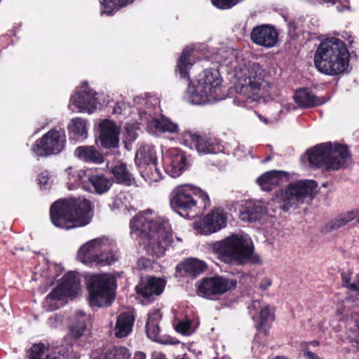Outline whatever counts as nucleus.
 I'll return each instance as SVG.
<instances>
[{
  "label": "nucleus",
  "mask_w": 359,
  "mask_h": 359,
  "mask_svg": "<svg viewBox=\"0 0 359 359\" xmlns=\"http://www.w3.org/2000/svg\"><path fill=\"white\" fill-rule=\"evenodd\" d=\"M229 58L222 62L229 67L234 72L236 81L234 88L238 94L233 99V103L239 107H246L248 101H258L269 92L271 88L264 80V71L257 63H249L236 57L232 50H222Z\"/></svg>",
  "instance_id": "1"
},
{
  "label": "nucleus",
  "mask_w": 359,
  "mask_h": 359,
  "mask_svg": "<svg viewBox=\"0 0 359 359\" xmlns=\"http://www.w3.org/2000/svg\"><path fill=\"white\" fill-rule=\"evenodd\" d=\"M130 229L131 235L142 241L147 253L154 258L163 256L168 247L173 243L168 220L157 217L151 209L135 215L130 222Z\"/></svg>",
  "instance_id": "2"
},
{
  "label": "nucleus",
  "mask_w": 359,
  "mask_h": 359,
  "mask_svg": "<svg viewBox=\"0 0 359 359\" xmlns=\"http://www.w3.org/2000/svg\"><path fill=\"white\" fill-rule=\"evenodd\" d=\"M193 48L187 47L182 53L177 65V72L180 79L189 81L184 94V100L192 104H206L222 100L221 93L222 79L217 69H206L199 74L196 81H190L189 70Z\"/></svg>",
  "instance_id": "3"
},
{
  "label": "nucleus",
  "mask_w": 359,
  "mask_h": 359,
  "mask_svg": "<svg viewBox=\"0 0 359 359\" xmlns=\"http://www.w3.org/2000/svg\"><path fill=\"white\" fill-rule=\"evenodd\" d=\"M92 215L91 203L86 198L60 199L50 208L53 225L65 230L87 225Z\"/></svg>",
  "instance_id": "4"
},
{
  "label": "nucleus",
  "mask_w": 359,
  "mask_h": 359,
  "mask_svg": "<svg viewBox=\"0 0 359 359\" xmlns=\"http://www.w3.org/2000/svg\"><path fill=\"white\" fill-rule=\"evenodd\" d=\"M212 248L219 258L227 264L234 262L244 265L262 262L259 255L255 253L253 242L248 234H233L214 243Z\"/></svg>",
  "instance_id": "5"
},
{
  "label": "nucleus",
  "mask_w": 359,
  "mask_h": 359,
  "mask_svg": "<svg viewBox=\"0 0 359 359\" xmlns=\"http://www.w3.org/2000/svg\"><path fill=\"white\" fill-rule=\"evenodd\" d=\"M349 57L344 42L332 37L323 41L318 46L314 55V65L320 72L334 76L348 69Z\"/></svg>",
  "instance_id": "6"
},
{
  "label": "nucleus",
  "mask_w": 359,
  "mask_h": 359,
  "mask_svg": "<svg viewBox=\"0 0 359 359\" xmlns=\"http://www.w3.org/2000/svg\"><path fill=\"white\" fill-rule=\"evenodd\" d=\"M310 165L326 170H338L351 162V154L346 145L332 142L318 144L306 151Z\"/></svg>",
  "instance_id": "7"
},
{
  "label": "nucleus",
  "mask_w": 359,
  "mask_h": 359,
  "mask_svg": "<svg viewBox=\"0 0 359 359\" xmlns=\"http://www.w3.org/2000/svg\"><path fill=\"white\" fill-rule=\"evenodd\" d=\"M318 184L312 180H300L290 183L284 189L278 191L274 201L283 211L297 208L299 205L310 202L314 198Z\"/></svg>",
  "instance_id": "8"
},
{
  "label": "nucleus",
  "mask_w": 359,
  "mask_h": 359,
  "mask_svg": "<svg viewBox=\"0 0 359 359\" xmlns=\"http://www.w3.org/2000/svg\"><path fill=\"white\" fill-rule=\"evenodd\" d=\"M116 278L109 273L92 275L88 281L89 305L103 307L109 306L114 299Z\"/></svg>",
  "instance_id": "9"
},
{
  "label": "nucleus",
  "mask_w": 359,
  "mask_h": 359,
  "mask_svg": "<svg viewBox=\"0 0 359 359\" xmlns=\"http://www.w3.org/2000/svg\"><path fill=\"white\" fill-rule=\"evenodd\" d=\"M198 198L203 201L205 206L210 203V198L206 192L191 184H184L176 187L172 191L170 195V204L175 211L189 212L196 208Z\"/></svg>",
  "instance_id": "10"
},
{
  "label": "nucleus",
  "mask_w": 359,
  "mask_h": 359,
  "mask_svg": "<svg viewBox=\"0 0 359 359\" xmlns=\"http://www.w3.org/2000/svg\"><path fill=\"white\" fill-rule=\"evenodd\" d=\"M236 280L224 276L205 278L196 283L197 293L203 297L215 300L217 297L236 287Z\"/></svg>",
  "instance_id": "11"
},
{
  "label": "nucleus",
  "mask_w": 359,
  "mask_h": 359,
  "mask_svg": "<svg viewBox=\"0 0 359 359\" xmlns=\"http://www.w3.org/2000/svg\"><path fill=\"white\" fill-rule=\"evenodd\" d=\"M66 142L65 131L52 129L38 140L33 146V152L39 156H48L60 153Z\"/></svg>",
  "instance_id": "12"
},
{
  "label": "nucleus",
  "mask_w": 359,
  "mask_h": 359,
  "mask_svg": "<svg viewBox=\"0 0 359 359\" xmlns=\"http://www.w3.org/2000/svg\"><path fill=\"white\" fill-rule=\"evenodd\" d=\"M81 90H77L74 95L70 98L68 107L72 109L74 106L79 112H88L92 114L97 108L98 103L96 97L97 93L88 88V83L84 81L81 83Z\"/></svg>",
  "instance_id": "13"
},
{
  "label": "nucleus",
  "mask_w": 359,
  "mask_h": 359,
  "mask_svg": "<svg viewBox=\"0 0 359 359\" xmlns=\"http://www.w3.org/2000/svg\"><path fill=\"white\" fill-rule=\"evenodd\" d=\"M226 225V215L223 210L216 209L212 210L203 219L196 222L194 229L198 233L210 235L215 233Z\"/></svg>",
  "instance_id": "14"
},
{
  "label": "nucleus",
  "mask_w": 359,
  "mask_h": 359,
  "mask_svg": "<svg viewBox=\"0 0 359 359\" xmlns=\"http://www.w3.org/2000/svg\"><path fill=\"white\" fill-rule=\"evenodd\" d=\"M165 171L171 177H179L187 168V158L184 153L177 149H171L163 157Z\"/></svg>",
  "instance_id": "15"
},
{
  "label": "nucleus",
  "mask_w": 359,
  "mask_h": 359,
  "mask_svg": "<svg viewBox=\"0 0 359 359\" xmlns=\"http://www.w3.org/2000/svg\"><path fill=\"white\" fill-rule=\"evenodd\" d=\"M250 37L253 43L267 48L275 46L278 40V34L276 29L267 25L253 28Z\"/></svg>",
  "instance_id": "16"
},
{
  "label": "nucleus",
  "mask_w": 359,
  "mask_h": 359,
  "mask_svg": "<svg viewBox=\"0 0 359 359\" xmlns=\"http://www.w3.org/2000/svg\"><path fill=\"white\" fill-rule=\"evenodd\" d=\"M99 140L102 147L106 149H115L119 144V128L111 121L105 119L100 125Z\"/></svg>",
  "instance_id": "17"
},
{
  "label": "nucleus",
  "mask_w": 359,
  "mask_h": 359,
  "mask_svg": "<svg viewBox=\"0 0 359 359\" xmlns=\"http://www.w3.org/2000/svg\"><path fill=\"white\" fill-rule=\"evenodd\" d=\"M191 144H193L200 155L222 152L224 147L220 140L215 137L200 136L197 134H189Z\"/></svg>",
  "instance_id": "18"
},
{
  "label": "nucleus",
  "mask_w": 359,
  "mask_h": 359,
  "mask_svg": "<svg viewBox=\"0 0 359 359\" xmlns=\"http://www.w3.org/2000/svg\"><path fill=\"white\" fill-rule=\"evenodd\" d=\"M120 253L114 241L103 237L99 249L97 266H109L116 262Z\"/></svg>",
  "instance_id": "19"
},
{
  "label": "nucleus",
  "mask_w": 359,
  "mask_h": 359,
  "mask_svg": "<svg viewBox=\"0 0 359 359\" xmlns=\"http://www.w3.org/2000/svg\"><path fill=\"white\" fill-rule=\"evenodd\" d=\"M165 288V282L154 277H146L142 278L135 287L138 295L145 299L149 300L154 296L161 294Z\"/></svg>",
  "instance_id": "20"
},
{
  "label": "nucleus",
  "mask_w": 359,
  "mask_h": 359,
  "mask_svg": "<svg viewBox=\"0 0 359 359\" xmlns=\"http://www.w3.org/2000/svg\"><path fill=\"white\" fill-rule=\"evenodd\" d=\"M134 102L137 105L141 121L145 123L153 117L159 106L158 98L150 94L135 97Z\"/></svg>",
  "instance_id": "21"
},
{
  "label": "nucleus",
  "mask_w": 359,
  "mask_h": 359,
  "mask_svg": "<svg viewBox=\"0 0 359 359\" xmlns=\"http://www.w3.org/2000/svg\"><path fill=\"white\" fill-rule=\"evenodd\" d=\"M162 318V314L158 309H154L148 313L146 323V333L151 340L160 344H175L172 341H165L161 336L159 323Z\"/></svg>",
  "instance_id": "22"
},
{
  "label": "nucleus",
  "mask_w": 359,
  "mask_h": 359,
  "mask_svg": "<svg viewBox=\"0 0 359 359\" xmlns=\"http://www.w3.org/2000/svg\"><path fill=\"white\" fill-rule=\"evenodd\" d=\"M102 238L89 241L80 247L77 252V259L88 266L95 265Z\"/></svg>",
  "instance_id": "23"
},
{
  "label": "nucleus",
  "mask_w": 359,
  "mask_h": 359,
  "mask_svg": "<svg viewBox=\"0 0 359 359\" xmlns=\"http://www.w3.org/2000/svg\"><path fill=\"white\" fill-rule=\"evenodd\" d=\"M266 208L260 201H248L244 202L239 210V217L242 221L252 222L259 219Z\"/></svg>",
  "instance_id": "24"
},
{
  "label": "nucleus",
  "mask_w": 359,
  "mask_h": 359,
  "mask_svg": "<svg viewBox=\"0 0 359 359\" xmlns=\"http://www.w3.org/2000/svg\"><path fill=\"white\" fill-rule=\"evenodd\" d=\"M146 123L147 131L152 134L158 133H175L178 130L177 124L163 116L161 118L152 117Z\"/></svg>",
  "instance_id": "25"
},
{
  "label": "nucleus",
  "mask_w": 359,
  "mask_h": 359,
  "mask_svg": "<svg viewBox=\"0 0 359 359\" xmlns=\"http://www.w3.org/2000/svg\"><path fill=\"white\" fill-rule=\"evenodd\" d=\"M135 316L130 312H123L118 315L114 328V335L123 338L130 334L135 322Z\"/></svg>",
  "instance_id": "26"
},
{
  "label": "nucleus",
  "mask_w": 359,
  "mask_h": 359,
  "mask_svg": "<svg viewBox=\"0 0 359 359\" xmlns=\"http://www.w3.org/2000/svg\"><path fill=\"white\" fill-rule=\"evenodd\" d=\"M46 347L43 344H37L32 346L28 359H71L74 356L68 352H63L62 349L57 352L48 353L44 358Z\"/></svg>",
  "instance_id": "27"
},
{
  "label": "nucleus",
  "mask_w": 359,
  "mask_h": 359,
  "mask_svg": "<svg viewBox=\"0 0 359 359\" xmlns=\"http://www.w3.org/2000/svg\"><path fill=\"white\" fill-rule=\"evenodd\" d=\"M287 177V173L280 170H271L262 174L257 182L264 191H271L274 187L279 185L282 178Z\"/></svg>",
  "instance_id": "28"
},
{
  "label": "nucleus",
  "mask_w": 359,
  "mask_h": 359,
  "mask_svg": "<svg viewBox=\"0 0 359 359\" xmlns=\"http://www.w3.org/2000/svg\"><path fill=\"white\" fill-rule=\"evenodd\" d=\"M294 100L300 108H311L323 104L325 102L314 95L309 88L297 90Z\"/></svg>",
  "instance_id": "29"
},
{
  "label": "nucleus",
  "mask_w": 359,
  "mask_h": 359,
  "mask_svg": "<svg viewBox=\"0 0 359 359\" xmlns=\"http://www.w3.org/2000/svg\"><path fill=\"white\" fill-rule=\"evenodd\" d=\"M358 215L359 208H354L353 210L341 213L325 226L324 231L325 232H330L334 229L344 226L354 219L357 220Z\"/></svg>",
  "instance_id": "30"
},
{
  "label": "nucleus",
  "mask_w": 359,
  "mask_h": 359,
  "mask_svg": "<svg viewBox=\"0 0 359 359\" xmlns=\"http://www.w3.org/2000/svg\"><path fill=\"white\" fill-rule=\"evenodd\" d=\"M110 172L115 182L126 186H131L135 183L133 175L130 172L126 163L119 162L110 168Z\"/></svg>",
  "instance_id": "31"
},
{
  "label": "nucleus",
  "mask_w": 359,
  "mask_h": 359,
  "mask_svg": "<svg viewBox=\"0 0 359 359\" xmlns=\"http://www.w3.org/2000/svg\"><path fill=\"white\" fill-rule=\"evenodd\" d=\"M74 156L88 163L101 164L104 162L103 155L94 146L78 147L74 151Z\"/></svg>",
  "instance_id": "32"
},
{
  "label": "nucleus",
  "mask_w": 359,
  "mask_h": 359,
  "mask_svg": "<svg viewBox=\"0 0 359 359\" xmlns=\"http://www.w3.org/2000/svg\"><path fill=\"white\" fill-rule=\"evenodd\" d=\"M135 162L138 168L153 163H157L154 147L149 145L140 147L136 152Z\"/></svg>",
  "instance_id": "33"
},
{
  "label": "nucleus",
  "mask_w": 359,
  "mask_h": 359,
  "mask_svg": "<svg viewBox=\"0 0 359 359\" xmlns=\"http://www.w3.org/2000/svg\"><path fill=\"white\" fill-rule=\"evenodd\" d=\"M86 180L92 185L94 191L97 194L107 192L111 187L110 180L103 174L87 173Z\"/></svg>",
  "instance_id": "34"
},
{
  "label": "nucleus",
  "mask_w": 359,
  "mask_h": 359,
  "mask_svg": "<svg viewBox=\"0 0 359 359\" xmlns=\"http://www.w3.org/2000/svg\"><path fill=\"white\" fill-rule=\"evenodd\" d=\"M66 173L67 175V185L69 190L78 188L86 181L87 175L86 171L73 167L67 168Z\"/></svg>",
  "instance_id": "35"
},
{
  "label": "nucleus",
  "mask_w": 359,
  "mask_h": 359,
  "mask_svg": "<svg viewBox=\"0 0 359 359\" xmlns=\"http://www.w3.org/2000/svg\"><path fill=\"white\" fill-rule=\"evenodd\" d=\"M275 319L274 309L272 306H264L259 313V321L256 325L258 330L263 331L265 334H267L270 325Z\"/></svg>",
  "instance_id": "36"
},
{
  "label": "nucleus",
  "mask_w": 359,
  "mask_h": 359,
  "mask_svg": "<svg viewBox=\"0 0 359 359\" xmlns=\"http://www.w3.org/2000/svg\"><path fill=\"white\" fill-rule=\"evenodd\" d=\"M140 173L144 180L150 184L160 181L163 177V173L158 166V163H151L139 168Z\"/></svg>",
  "instance_id": "37"
},
{
  "label": "nucleus",
  "mask_w": 359,
  "mask_h": 359,
  "mask_svg": "<svg viewBox=\"0 0 359 359\" xmlns=\"http://www.w3.org/2000/svg\"><path fill=\"white\" fill-rule=\"evenodd\" d=\"M86 319L87 316L83 311H76L75 322L69 327V333L73 338L77 339L83 334L86 328Z\"/></svg>",
  "instance_id": "38"
},
{
  "label": "nucleus",
  "mask_w": 359,
  "mask_h": 359,
  "mask_svg": "<svg viewBox=\"0 0 359 359\" xmlns=\"http://www.w3.org/2000/svg\"><path fill=\"white\" fill-rule=\"evenodd\" d=\"M134 0H100L101 15H113L121 8L132 4Z\"/></svg>",
  "instance_id": "39"
},
{
  "label": "nucleus",
  "mask_w": 359,
  "mask_h": 359,
  "mask_svg": "<svg viewBox=\"0 0 359 359\" xmlns=\"http://www.w3.org/2000/svg\"><path fill=\"white\" fill-rule=\"evenodd\" d=\"M60 285L67 289L71 297H75L79 290V278L76 274L72 271L65 275Z\"/></svg>",
  "instance_id": "40"
},
{
  "label": "nucleus",
  "mask_w": 359,
  "mask_h": 359,
  "mask_svg": "<svg viewBox=\"0 0 359 359\" xmlns=\"http://www.w3.org/2000/svg\"><path fill=\"white\" fill-rule=\"evenodd\" d=\"M207 268L205 263L196 258L188 259L183 264L186 273L196 277Z\"/></svg>",
  "instance_id": "41"
},
{
  "label": "nucleus",
  "mask_w": 359,
  "mask_h": 359,
  "mask_svg": "<svg viewBox=\"0 0 359 359\" xmlns=\"http://www.w3.org/2000/svg\"><path fill=\"white\" fill-rule=\"evenodd\" d=\"M68 128L77 137L86 139L87 137V122L81 118H75L71 121Z\"/></svg>",
  "instance_id": "42"
},
{
  "label": "nucleus",
  "mask_w": 359,
  "mask_h": 359,
  "mask_svg": "<svg viewBox=\"0 0 359 359\" xmlns=\"http://www.w3.org/2000/svg\"><path fill=\"white\" fill-rule=\"evenodd\" d=\"M198 325V321L197 320L186 319L180 321L175 325V330L184 335H190L195 331Z\"/></svg>",
  "instance_id": "43"
},
{
  "label": "nucleus",
  "mask_w": 359,
  "mask_h": 359,
  "mask_svg": "<svg viewBox=\"0 0 359 359\" xmlns=\"http://www.w3.org/2000/svg\"><path fill=\"white\" fill-rule=\"evenodd\" d=\"M65 297H71L70 293L67 291L63 286L59 284L46 297V303L50 302L53 300H61Z\"/></svg>",
  "instance_id": "44"
},
{
  "label": "nucleus",
  "mask_w": 359,
  "mask_h": 359,
  "mask_svg": "<svg viewBox=\"0 0 359 359\" xmlns=\"http://www.w3.org/2000/svg\"><path fill=\"white\" fill-rule=\"evenodd\" d=\"M130 354L126 347L116 348L113 352L106 355L104 359H129Z\"/></svg>",
  "instance_id": "45"
},
{
  "label": "nucleus",
  "mask_w": 359,
  "mask_h": 359,
  "mask_svg": "<svg viewBox=\"0 0 359 359\" xmlns=\"http://www.w3.org/2000/svg\"><path fill=\"white\" fill-rule=\"evenodd\" d=\"M38 184L41 189H48L53 184L52 176L46 171L41 172L37 178Z\"/></svg>",
  "instance_id": "46"
},
{
  "label": "nucleus",
  "mask_w": 359,
  "mask_h": 359,
  "mask_svg": "<svg viewBox=\"0 0 359 359\" xmlns=\"http://www.w3.org/2000/svg\"><path fill=\"white\" fill-rule=\"evenodd\" d=\"M139 128L138 124H128L126 126V137L129 141H134L137 137V130Z\"/></svg>",
  "instance_id": "47"
},
{
  "label": "nucleus",
  "mask_w": 359,
  "mask_h": 359,
  "mask_svg": "<svg viewBox=\"0 0 359 359\" xmlns=\"http://www.w3.org/2000/svg\"><path fill=\"white\" fill-rule=\"evenodd\" d=\"M123 205V202L121 197L120 196H116L112 198L111 203L110 204V206L112 209H119Z\"/></svg>",
  "instance_id": "48"
},
{
  "label": "nucleus",
  "mask_w": 359,
  "mask_h": 359,
  "mask_svg": "<svg viewBox=\"0 0 359 359\" xmlns=\"http://www.w3.org/2000/svg\"><path fill=\"white\" fill-rule=\"evenodd\" d=\"M151 266V261L149 259L141 257L137 261V266L142 270Z\"/></svg>",
  "instance_id": "49"
},
{
  "label": "nucleus",
  "mask_w": 359,
  "mask_h": 359,
  "mask_svg": "<svg viewBox=\"0 0 359 359\" xmlns=\"http://www.w3.org/2000/svg\"><path fill=\"white\" fill-rule=\"evenodd\" d=\"M126 105L125 103L118 102H117L114 109H113V114H121L122 111L125 109Z\"/></svg>",
  "instance_id": "50"
},
{
  "label": "nucleus",
  "mask_w": 359,
  "mask_h": 359,
  "mask_svg": "<svg viewBox=\"0 0 359 359\" xmlns=\"http://www.w3.org/2000/svg\"><path fill=\"white\" fill-rule=\"evenodd\" d=\"M271 285V280L269 278H264L262 280V281L260 283V287L266 290L268 289L269 287H270Z\"/></svg>",
  "instance_id": "51"
},
{
  "label": "nucleus",
  "mask_w": 359,
  "mask_h": 359,
  "mask_svg": "<svg viewBox=\"0 0 359 359\" xmlns=\"http://www.w3.org/2000/svg\"><path fill=\"white\" fill-rule=\"evenodd\" d=\"M151 359H167V358L164 353L156 351L152 353Z\"/></svg>",
  "instance_id": "52"
},
{
  "label": "nucleus",
  "mask_w": 359,
  "mask_h": 359,
  "mask_svg": "<svg viewBox=\"0 0 359 359\" xmlns=\"http://www.w3.org/2000/svg\"><path fill=\"white\" fill-rule=\"evenodd\" d=\"M147 356L144 352L138 351L134 355L133 359H146Z\"/></svg>",
  "instance_id": "53"
},
{
  "label": "nucleus",
  "mask_w": 359,
  "mask_h": 359,
  "mask_svg": "<svg viewBox=\"0 0 359 359\" xmlns=\"http://www.w3.org/2000/svg\"><path fill=\"white\" fill-rule=\"evenodd\" d=\"M259 348V343L255 340V341L253 342V344H252V350L254 351V352H256L257 350H258Z\"/></svg>",
  "instance_id": "54"
},
{
  "label": "nucleus",
  "mask_w": 359,
  "mask_h": 359,
  "mask_svg": "<svg viewBox=\"0 0 359 359\" xmlns=\"http://www.w3.org/2000/svg\"><path fill=\"white\" fill-rule=\"evenodd\" d=\"M258 117H259V120L262 121V122H264V123L267 124L269 123L268 119L264 117L262 115L259 114Z\"/></svg>",
  "instance_id": "55"
},
{
  "label": "nucleus",
  "mask_w": 359,
  "mask_h": 359,
  "mask_svg": "<svg viewBox=\"0 0 359 359\" xmlns=\"http://www.w3.org/2000/svg\"><path fill=\"white\" fill-rule=\"evenodd\" d=\"M308 343H309V346H318L319 345V341H316V340L311 341H309Z\"/></svg>",
  "instance_id": "56"
},
{
  "label": "nucleus",
  "mask_w": 359,
  "mask_h": 359,
  "mask_svg": "<svg viewBox=\"0 0 359 359\" xmlns=\"http://www.w3.org/2000/svg\"><path fill=\"white\" fill-rule=\"evenodd\" d=\"M348 7L346 6H337V10L339 11V12H342L344 11H345L346 9H348Z\"/></svg>",
  "instance_id": "57"
},
{
  "label": "nucleus",
  "mask_w": 359,
  "mask_h": 359,
  "mask_svg": "<svg viewBox=\"0 0 359 359\" xmlns=\"http://www.w3.org/2000/svg\"><path fill=\"white\" fill-rule=\"evenodd\" d=\"M337 0H325V3L334 4Z\"/></svg>",
  "instance_id": "58"
},
{
  "label": "nucleus",
  "mask_w": 359,
  "mask_h": 359,
  "mask_svg": "<svg viewBox=\"0 0 359 359\" xmlns=\"http://www.w3.org/2000/svg\"><path fill=\"white\" fill-rule=\"evenodd\" d=\"M271 159V157L270 156H267L264 161L263 162L264 163H266L268 161H269Z\"/></svg>",
  "instance_id": "59"
},
{
  "label": "nucleus",
  "mask_w": 359,
  "mask_h": 359,
  "mask_svg": "<svg viewBox=\"0 0 359 359\" xmlns=\"http://www.w3.org/2000/svg\"><path fill=\"white\" fill-rule=\"evenodd\" d=\"M274 359H287V358H285V357H280V356H278V357H276V358H274Z\"/></svg>",
  "instance_id": "60"
},
{
  "label": "nucleus",
  "mask_w": 359,
  "mask_h": 359,
  "mask_svg": "<svg viewBox=\"0 0 359 359\" xmlns=\"http://www.w3.org/2000/svg\"><path fill=\"white\" fill-rule=\"evenodd\" d=\"M221 359H231L229 356H223Z\"/></svg>",
  "instance_id": "61"
},
{
  "label": "nucleus",
  "mask_w": 359,
  "mask_h": 359,
  "mask_svg": "<svg viewBox=\"0 0 359 359\" xmlns=\"http://www.w3.org/2000/svg\"><path fill=\"white\" fill-rule=\"evenodd\" d=\"M176 238H177V240L178 241H180V242H181V241H182L181 238H180L176 237Z\"/></svg>",
  "instance_id": "62"
}]
</instances>
